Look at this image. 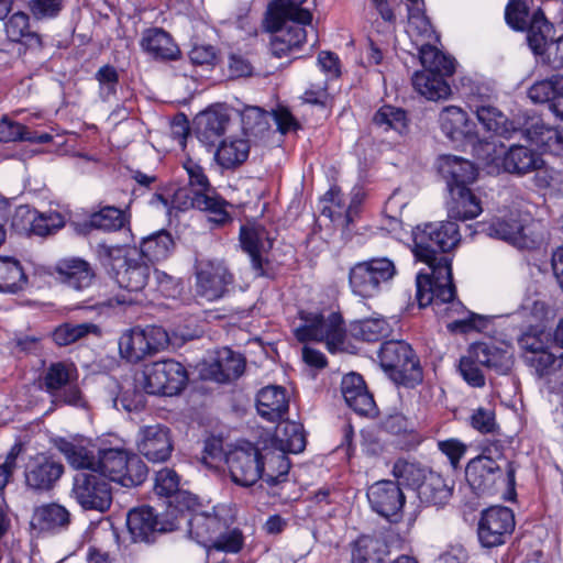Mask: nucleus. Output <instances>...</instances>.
<instances>
[{
	"label": "nucleus",
	"instance_id": "1",
	"mask_svg": "<svg viewBox=\"0 0 563 563\" xmlns=\"http://www.w3.org/2000/svg\"><path fill=\"white\" fill-rule=\"evenodd\" d=\"M412 240L416 260L428 266L416 278L419 306L432 305L439 317L451 320L448 328L452 332L467 333L486 329L489 323L486 317L467 311L455 300L451 260L438 254V250L445 253L459 244L461 235L457 224L442 221L417 225L412 231Z\"/></svg>",
	"mask_w": 563,
	"mask_h": 563
},
{
	"label": "nucleus",
	"instance_id": "2",
	"mask_svg": "<svg viewBox=\"0 0 563 563\" xmlns=\"http://www.w3.org/2000/svg\"><path fill=\"white\" fill-rule=\"evenodd\" d=\"M515 473L512 463L504 459L503 452L496 445L485 448L465 468L467 483L479 495L494 494L505 482L512 488Z\"/></svg>",
	"mask_w": 563,
	"mask_h": 563
},
{
	"label": "nucleus",
	"instance_id": "3",
	"mask_svg": "<svg viewBox=\"0 0 563 563\" xmlns=\"http://www.w3.org/2000/svg\"><path fill=\"white\" fill-rule=\"evenodd\" d=\"M195 507L190 510L184 508L183 512L177 514L180 526L183 522L188 525L191 538L208 551L236 553L241 550L243 538L239 530H227V523L217 514L196 512L191 515Z\"/></svg>",
	"mask_w": 563,
	"mask_h": 563
},
{
	"label": "nucleus",
	"instance_id": "4",
	"mask_svg": "<svg viewBox=\"0 0 563 563\" xmlns=\"http://www.w3.org/2000/svg\"><path fill=\"white\" fill-rule=\"evenodd\" d=\"M99 473L110 481L130 487L141 484L146 477V466L140 457L123 445H107L97 448V465Z\"/></svg>",
	"mask_w": 563,
	"mask_h": 563
},
{
	"label": "nucleus",
	"instance_id": "5",
	"mask_svg": "<svg viewBox=\"0 0 563 563\" xmlns=\"http://www.w3.org/2000/svg\"><path fill=\"white\" fill-rule=\"evenodd\" d=\"M476 154L487 166L520 176L536 172L544 164L542 156L532 148L517 144L506 148L494 139L481 142L476 146Z\"/></svg>",
	"mask_w": 563,
	"mask_h": 563
},
{
	"label": "nucleus",
	"instance_id": "6",
	"mask_svg": "<svg viewBox=\"0 0 563 563\" xmlns=\"http://www.w3.org/2000/svg\"><path fill=\"white\" fill-rule=\"evenodd\" d=\"M529 2L533 0H512L508 3L505 18L514 30H527V42L530 49L540 59L550 44L553 26L547 21L539 8H532L530 12Z\"/></svg>",
	"mask_w": 563,
	"mask_h": 563
},
{
	"label": "nucleus",
	"instance_id": "7",
	"mask_svg": "<svg viewBox=\"0 0 563 563\" xmlns=\"http://www.w3.org/2000/svg\"><path fill=\"white\" fill-rule=\"evenodd\" d=\"M187 383L185 366L172 358L145 364L135 376L136 387L150 395L176 396Z\"/></svg>",
	"mask_w": 563,
	"mask_h": 563
},
{
	"label": "nucleus",
	"instance_id": "8",
	"mask_svg": "<svg viewBox=\"0 0 563 563\" xmlns=\"http://www.w3.org/2000/svg\"><path fill=\"white\" fill-rule=\"evenodd\" d=\"M379 364L396 384L415 386L422 379V372L411 346L401 340L387 341L378 353Z\"/></svg>",
	"mask_w": 563,
	"mask_h": 563
},
{
	"label": "nucleus",
	"instance_id": "9",
	"mask_svg": "<svg viewBox=\"0 0 563 563\" xmlns=\"http://www.w3.org/2000/svg\"><path fill=\"white\" fill-rule=\"evenodd\" d=\"M397 269L388 257H375L356 263L349 274L353 294L362 298L376 296L396 275Z\"/></svg>",
	"mask_w": 563,
	"mask_h": 563
},
{
	"label": "nucleus",
	"instance_id": "10",
	"mask_svg": "<svg viewBox=\"0 0 563 563\" xmlns=\"http://www.w3.org/2000/svg\"><path fill=\"white\" fill-rule=\"evenodd\" d=\"M484 230L489 236L506 241L518 249H531L539 241L529 214L519 210H509L494 217Z\"/></svg>",
	"mask_w": 563,
	"mask_h": 563
},
{
	"label": "nucleus",
	"instance_id": "11",
	"mask_svg": "<svg viewBox=\"0 0 563 563\" xmlns=\"http://www.w3.org/2000/svg\"><path fill=\"white\" fill-rule=\"evenodd\" d=\"M169 343L167 332L157 325L132 328L119 339V352L122 358L136 363L164 350Z\"/></svg>",
	"mask_w": 563,
	"mask_h": 563
},
{
	"label": "nucleus",
	"instance_id": "12",
	"mask_svg": "<svg viewBox=\"0 0 563 563\" xmlns=\"http://www.w3.org/2000/svg\"><path fill=\"white\" fill-rule=\"evenodd\" d=\"M301 320L303 323L295 330L299 341H324L331 352L343 344L345 331L339 313L329 312L324 316L318 312H302Z\"/></svg>",
	"mask_w": 563,
	"mask_h": 563
},
{
	"label": "nucleus",
	"instance_id": "13",
	"mask_svg": "<svg viewBox=\"0 0 563 563\" xmlns=\"http://www.w3.org/2000/svg\"><path fill=\"white\" fill-rule=\"evenodd\" d=\"M263 453L250 442L228 445L227 466L232 481L244 487L254 485L263 473Z\"/></svg>",
	"mask_w": 563,
	"mask_h": 563
},
{
	"label": "nucleus",
	"instance_id": "14",
	"mask_svg": "<svg viewBox=\"0 0 563 563\" xmlns=\"http://www.w3.org/2000/svg\"><path fill=\"white\" fill-rule=\"evenodd\" d=\"M71 496L85 510L107 511L112 503L109 484L96 473L82 472L74 477Z\"/></svg>",
	"mask_w": 563,
	"mask_h": 563
},
{
	"label": "nucleus",
	"instance_id": "15",
	"mask_svg": "<svg viewBox=\"0 0 563 563\" xmlns=\"http://www.w3.org/2000/svg\"><path fill=\"white\" fill-rule=\"evenodd\" d=\"M233 283V275L221 261H200L196 273V292L199 297L214 301L224 297Z\"/></svg>",
	"mask_w": 563,
	"mask_h": 563
},
{
	"label": "nucleus",
	"instance_id": "16",
	"mask_svg": "<svg viewBox=\"0 0 563 563\" xmlns=\"http://www.w3.org/2000/svg\"><path fill=\"white\" fill-rule=\"evenodd\" d=\"M128 529L135 542H148L156 532H167L180 528L178 516L158 518L151 507L143 506L129 511Z\"/></svg>",
	"mask_w": 563,
	"mask_h": 563
},
{
	"label": "nucleus",
	"instance_id": "17",
	"mask_svg": "<svg viewBox=\"0 0 563 563\" xmlns=\"http://www.w3.org/2000/svg\"><path fill=\"white\" fill-rule=\"evenodd\" d=\"M135 444L139 453L153 463L167 461L174 450L170 430L161 423L141 427Z\"/></svg>",
	"mask_w": 563,
	"mask_h": 563
},
{
	"label": "nucleus",
	"instance_id": "18",
	"mask_svg": "<svg viewBox=\"0 0 563 563\" xmlns=\"http://www.w3.org/2000/svg\"><path fill=\"white\" fill-rule=\"evenodd\" d=\"M140 258L139 253L132 257H126L128 262L124 267L118 269L115 282L123 291L115 297L117 305L125 306L140 301L139 292L146 286L151 272L150 266L141 262Z\"/></svg>",
	"mask_w": 563,
	"mask_h": 563
},
{
	"label": "nucleus",
	"instance_id": "19",
	"mask_svg": "<svg viewBox=\"0 0 563 563\" xmlns=\"http://www.w3.org/2000/svg\"><path fill=\"white\" fill-rule=\"evenodd\" d=\"M515 519L507 507H492L482 514L478 523V539L483 547L494 548L505 543L506 537L512 532Z\"/></svg>",
	"mask_w": 563,
	"mask_h": 563
},
{
	"label": "nucleus",
	"instance_id": "20",
	"mask_svg": "<svg viewBox=\"0 0 563 563\" xmlns=\"http://www.w3.org/2000/svg\"><path fill=\"white\" fill-rule=\"evenodd\" d=\"M244 367L245 361L240 353L222 347L211 353L203 361L200 375L205 379L225 383L240 377L244 372Z\"/></svg>",
	"mask_w": 563,
	"mask_h": 563
},
{
	"label": "nucleus",
	"instance_id": "21",
	"mask_svg": "<svg viewBox=\"0 0 563 563\" xmlns=\"http://www.w3.org/2000/svg\"><path fill=\"white\" fill-rule=\"evenodd\" d=\"M154 492L158 496L170 498L166 510L167 516H174L183 512L184 508L190 510L197 506V498L194 495L179 489V476L172 468L164 467L156 473Z\"/></svg>",
	"mask_w": 563,
	"mask_h": 563
},
{
	"label": "nucleus",
	"instance_id": "22",
	"mask_svg": "<svg viewBox=\"0 0 563 563\" xmlns=\"http://www.w3.org/2000/svg\"><path fill=\"white\" fill-rule=\"evenodd\" d=\"M366 495L372 509L387 519L398 517L405 505V495L399 485L389 479L372 484Z\"/></svg>",
	"mask_w": 563,
	"mask_h": 563
},
{
	"label": "nucleus",
	"instance_id": "23",
	"mask_svg": "<svg viewBox=\"0 0 563 563\" xmlns=\"http://www.w3.org/2000/svg\"><path fill=\"white\" fill-rule=\"evenodd\" d=\"M517 312L527 322H544L554 317V310L547 300V287L542 278H532L526 286Z\"/></svg>",
	"mask_w": 563,
	"mask_h": 563
},
{
	"label": "nucleus",
	"instance_id": "24",
	"mask_svg": "<svg viewBox=\"0 0 563 563\" xmlns=\"http://www.w3.org/2000/svg\"><path fill=\"white\" fill-rule=\"evenodd\" d=\"M438 124L441 132L454 142H471L477 140L475 123L467 112L457 106H446L438 115Z\"/></svg>",
	"mask_w": 563,
	"mask_h": 563
},
{
	"label": "nucleus",
	"instance_id": "25",
	"mask_svg": "<svg viewBox=\"0 0 563 563\" xmlns=\"http://www.w3.org/2000/svg\"><path fill=\"white\" fill-rule=\"evenodd\" d=\"M482 366L499 374L508 373L514 365L512 347L508 342H478L470 347Z\"/></svg>",
	"mask_w": 563,
	"mask_h": 563
},
{
	"label": "nucleus",
	"instance_id": "26",
	"mask_svg": "<svg viewBox=\"0 0 563 563\" xmlns=\"http://www.w3.org/2000/svg\"><path fill=\"white\" fill-rule=\"evenodd\" d=\"M63 465L53 457L40 454L32 457L25 468V481L35 490H47L59 479Z\"/></svg>",
	"mask_w": 563,
	"mask_h": 563
},
{
	"label": "nucleus",
	"instance_id": "27",
	"mask_svg": "<svg viewBox=\"0 0 563 563\" xmlns=\"http://www.w3.org/2000/svg\"><path fill=\"white\" fill-rule=\"evenodd\" d=\"M53 274L59 283L75 290L90 287L95 278L91 265L80 257L59 260L53 268Z\"/></svg>",
	"mask_w": 563,
	"mask_h": 563
},
{
	"label": "nucleus",
	"instance_id": "28",
	"mask_svg": "<svg viewBox=\"0 0 563 563\" xmlns=\"http://www.w3.org/2000/svg\"><path fill=\"white\" fill-rule=\"evenodd\" d=\"M272 30L277 32L272 42V51L275 55L280 56L287 51L298 48L306 41L305 26L310 22H301L291 18H277Z\"/></svg>",
	"mask_w": 563,
	"mask_h": 563
},
{
	"label": "nucleus",
	"instance_id": "29",
	"mask_svg": "<svg viewBox=\"0 0 563 563\" xmlns=\"http://www.w3.org/2000/svg\"><path fill=\"white\" fill-rule=\"evenodd\" d=\"M240 242L255 268L262 267L263 255L273 246V239L258 222H247L240 229Z\"/></svg>",
	"mask_w": 563,
	"mask_h": 563
},
{
	"label": "nucleus",
	"instance_id": "30",
	"mask_svg": "<svg viewBox=\"0 0 563 563\" xmlns=\"http://www.w3.org/2000/svg\"><path fill=\"white\" fill-rule=\"evenodd\" d=\"M341 393L346 405L356 413L367 416L375 411V402L361 375L346 374L341 382Z\"/></svg>",
	"mask_w": 563,
	"mask_h": 563
},
{
	"label": "nucleus",
	"instance_id": "31",
	"mask_svg": "<svg viewBox=\"0 0 563 563\" xmlns=\"http://www.w3.org/2000/svg\"><path fill=\"white\" fill-rule=\"evenodd\" d=\"M446 203L448 216L453 220L467 221L483 212L481 199L466 186L451 187Z\"/></svg>",
	"mask_w": 563,
	"mask_h": 563
},
{
	"label": "nucleus",
	"instance_id": "32",
	"mask_svg": "<svg viewBox=\"0 0 563 563\" xmlns=\"http://www.w3.org/2000/svg\"><path fill=\"white\" fill-rule=\"evenodd\" d=\"M438 170L451 187L466 186L475 181L477 169L472 162L455 155H442L438 158Z\"/></svg>",
	"mask_w": 563,
	"mask_h": 563
},
{
	"label": "nucleus",
	"instance_id": "33",
	"mask_svg": "<svg viewBox=\"0 0 563 563\" xmlns=\"http://www.w3.org/2000/svg\"><path fill=\"white\" fill-rule=\"evenodd\" d=\"M57 449L65 456L68 464L77 470H89L95 473L97 465V449L87 440H59Z\"/></svg>",
	"mask_w": 563,
	"mask_h": 563
},
{
	"label": "nucleus",
	"instance_id": "34",
	"mask_svg": "<svg viewBox=\"0 0 563 563\" xmlns=\"http://www.w3.org/2000/svg\"><path fill=\"white\" fill-rule=\"evenodd\" d=\"M258 413L271 421L280 418L288 410V397L282 386L271 385L262 388L256 397Z\"/></svg>",
	"mask_w": 563,
	"mask_h": 563
},
{
	"label": "nucleus",
	"instance_id": "35",
	"mask_svg": "<svg viewBox=\"0 0 563 563\" xmlns=\"http://www.w3.org/2000/svg\"><path fill=\"white\" fill-rule=\"evenodd\" d=\"M453 482L441 474L429 470L417 490L422 503L443 505L452 496Z\"/></svg>",
	"mask_w": 563,
	"mask_h": 563
},
{
	"label": "nucleus",
	"instance_id": "36",
	"mask_svg": "<svg viewBox=\"0 0 563 563\" xmlns=\"http://www.w3.org/2000/svg\"><path fill=\"white\" fill-rule=\"evenodd\" d=\"M526 135L533 144L543 147L545 152L554 155L563 154V130L536 120L526 129Z\"/></svg>",
	"mask_w": 563,
	"mask_h": 563
},
{
	"label": "nucleus",
	"instance_id": "37",
	"mask_svg": "<svg viewBox=\"0 0 563 563\" xmlns=\"http://www.w3.org/2000/svg\"><path fill=\"white\" fill-rule=\"evenodd\" d=\"M388 553V547L383 539L362 536L353 544L352 563H383Z\"/></svg>",
	"mask_w": 563,
	"mask_h": 563
},
{
	"label": "nucleus",
	"instance_id": "38",
	"mask_svg": "<svg viewBox=\"0 0 563 563\" xmlns=\"http://www.w3.org/2000/svg\"><path fill=\"white\" fill-rule=\"evenodd\" d=\"M142 48L155 58L175 59L179 49L172 37L163 30L152 29L143 33Z\"/></svg>",
	"mask_w": 563,
	"mask_h": 563
},
{
	"label": "nucleus",
	"instance_id": "39",
	"mask_svg": "<svg viewBox=\"0 0 563 563\" xmlns=\"http://www.w3.org/2000/svg\"><path fill=\"white\" fill-rule=\"evenodd\" d=\"M445 75L416 71L412 77L415 90L428 100L445 99L451 95V87L443 78Z\"/></svg>",
	"mask_w": 563,
	"mask_h": 563
},
{
	"label": "nucleus",
	"instance_id": "40",
	"mask_svg": "<svg viewBox=\"0 0 563 563\" xmlns=\"http://www.w3.org/2000/svg\"><path fill=\"white\" fill-rule=\"evenodd\" d=\"M27 284L20 261L13 256H0V292L15 294Z\"/></svg>",
	"mask_w": 563,
	"mask_h": 563
},
{
	"label": "nucleus",
	"instance_id": "41",
	"mask_svg": "<svg viewBox=\"0 0 563 563\" xmlns=\"http://www.w3.org/2000/svg\"><path fill=\"white\" fill-rule=\"evenodd\" d=\"M277 449L285 453H300L306 448L302 426L296 421H282L275 431Z\"/></svg>",
	"mask_w": 563,
	"mask_h": 563
},
{
	"label": "nucleus",
	"instance_id": "42",
	"mask_svg": "<svg viewBox=\"0 0 563 563\" xmlns=\"http://www.w3.org/2000/svg\"><path fill=\"white\" fill-rule=\"evenodd\" d=\"M69 522V512L57 504H47L37 507L31 519L33 528L41 531L55 530Z\"/></svg>",
	"mask_w": 563,
	"mask_h": 563
},
{
	"label": "nucleus",
	"instance_id": "43",
	"mask_svg": "<svg viewBox=\"0 0 563 563\" xmlns=\"http://www.w3.org/2000/svg\"><path fill=\"white\" fill-rule=\"evenodd\" d=\"M475 113L484 129L493 132L495 135L509 139L518 131L516 124L508 121L504 113L493 106L477 107Z\"/></svg>",
	"mask_w": 563,
	"mask_h": 563
},
{
	"label": "nucleus",
	"instance_id": "44",
	"mask_svg": "<svg viewBox=\"0 0 563 563\" xmlns=\"http://www.w3.org/2000/svg\"><path fill=\"white\" fill-rule=\"evenodd\" d=\"M263 481L268 486L278 485L287 479L290 468V462L286 453L280 450H274L263 454Z\"/></svg>",
	"mask_w": 563,
	"mask_h": 563
},
{
	"label": "nucleus",
	"instance_id": "45",
	"mask_svg": "<svg viewBox=\"0 0 563 563\" xmlns=\"http://www.w3.org/2000/svg\"><path fill=\"white\" fill-rule=\"evenodd\" d=\"M525 361L538 376L547 378L549 383L559 385L561 353L553 352L547 346L539 354L526 355Z\"/></svg>",
	"mask_w": 563,
	"mask_h": 563
},
{
	"label": "nucleus",
	"instance_id": "46",
	"mask_svg": "<svg viewBox=\"0 0 563 563\" xmlns=\"http://www.w3.org/2000/svg\"><path fill=\"white\" fill-rule=\"evenodd\" d=\"M420 62L426 73H433L438 75H452L455 69L454 59L441 53L435 43H423V46L418 47Z\"/></svg>",
	"mask_w": 563,
	"mask_h": 563
},
{
	"label": "nucleus",
	"instance_id": "47",
	"mask_svg": "<svg viewBox=\"0 0 563 563\" xmlns=\"http://www.w3.org/2000/svg\"><path fill=\"white\" fill-rule=\"evenodd\" d=\"M406 32L417 48L423 46V43H438L439 41L429 19L424 15V8L409 12Z\"/></svg>",
	"mask_w": 563,
	"mask_h": 563
},
{
	"label": "nucleus",
	"instance_id": "48",
	"mask_svg": "<svg viewBox=\"0 0 563 563\" xmlns=\"http://www.w3.org/2000/svg\"><path fill=\"white\" fill-rule=\"evenodd\" d=\"M351 332L353 336L364 341H378L390 334L391 324L386 318L374 314L355 321L351 327Z\"/></svg>",
	"mask_w": 563,
	"mask_h": 563
},
{
	"label": "nucleus",
	"instance_id": "49",
	"mask_svg": "<svg viewBox=\"0 0 563 563\" xmlns=\"http://www.w3.org/2000/svg\"><path fill=\"white\" fill-rule=\"evenodd\" d=\"M198 198H201V195L192 191L190 187H178L167 190L165 195H157L153 203H162L167 212L170 213V209L179 211L190 208L198 209Z\"/></svg>",
	"mask_w": 563,
	"mask_h": 563
},
{
	"label": "nucleus",
	"instance_id": "50",
	"mask_svg": "<svg viewBox=\"0 0 563 563\" xmlns=\"http://www.w3.org/2000/svg\"><path fill=\"white\" fill-rule=\"evenodd\" d=\"M173 247L172 235L166 231H158L142 241L140 255L150 262H159L170 255Z\"/></svg>",
	"mask_w": 563,
	"mask_h": 563
},
{
	"label": "nucleus",
	"instance_id": "51",
	"mask_svg": "<svg viewBox=\"0 0 563 563\" xmlns=\"http://www.w3.org/2000/svg\"><path fill=\"white\" fill-rule=\"evenodd\" d=\"M563 93V74L534 81L527 91L533 103H553L558 95Z\"/></svg>",
	"mask_w": 563,
	"mask_h": 563
},
{
	"label": "nucleus",
	"instance_id": "52",
	"mask_svg": "<svg viewBox=\"0 0 563 563\" xmlns=\"http://www.w3.org/2000/svg\"><path fill=\"white\" fill-rule=\"evenodd\" d=\"M374 124L383 132L394 131L404 135L408 131V119L404 110L393 106H383L373 118Z\"/></svg>",
	"mask_w": 563,
	"mask_h": 563
},
{
	"label": "nucleus",
	"instance_id": "53",
	"mask_svg": "<svg viewBox=\"0 0 563 563\" xmlns=\"http://www.w3.org/2000/svg\"><path fill=\"white\" fill-rule=\"evenodd\" d=\"M229 122L228 115L220 110H208L200 113L196 120L197 131L200 137L207 142L222 135Z\"/></svg>",
	"mask_w": 563,
	"mask_h": 563
},
{
	"label": "nucleus",
	"instance_id": "54",
	"mask_svg": "<svg viewBox=\"0 0 563 563\" xmlns=\"http://www.w3.org/2000/svg\"><path fill=\"white\" fill-rule=\"evenodd\" d=\"M250 152L249 142L244 139L229 137L217 151V159L223 167H233L243 163Z\"/></svg>",
	"mask_w": 563,
	"mask_h": 563
},
{
	"label": "nucleus",
	"instance_id": "55",
	"mask_svg": "<svg viewBox=\"0 0 563 563\" xmlns=\"http://www.w3.org/2000/svg\"><path fill=\"white\" fill-rule=\"evenodd\" d=\"M76 377L77 369L73 363L56 362L48 366L44 376V384L46 390L54 394L76 379Z\"/></svg>",
	"mask_w": 563,
	"mask_h": 563
},
{
	"label": "nucleus",
	"instance_id": "56",
	"mask_svg": "<svg viewBox=\"0 0 563 563\" xmlns=\"http://www.w3.org/2000/svg\"><path fill=\"white\" fill-rule=\"evenodd\" d=\"M198 209L208 213L209 220L217 224H224L230 220L229 203L222 199L214 189L201 195Z\"/></svg>",
	"mask_w": 563,
	"mask_h": 563
},
{
	"label": "nucleus",
	"instance_id": "57",
	"mask_svg": "<svg viewBox=\"0 0 563 563\" xmlns=\"http://www.w3.org/2000/svg\"><path fill=\"white\" fill-rule=\"evenodd\" d=\"M128 222L126 214L115 207H103L90 216V227L103 231H117Z\"/></svg>",
	"mask_w": 563,
	"mask_h": 563
},
{
	"label": "nucleus",
	"instance_id": "58",
	"mask_svg": "<svg viewBox=\"0 0 563 563\" xmlns=\"http://www.w3.org/2000/svg\"><path fill=\"white\" fill-rule=\"evenodd\" d=\"M89 333L99 335L98 325L93 323H64L54 331L53 336L58 345H68Z\"/></svg>",
	"mask_w": 563,
	"mask_h": 563
},
{
	"label": "nucleus",
	"instance_id": "59",
	"mask_svg": "<svg viewBox=\"0 0 563 563\" xmlns=\"http://www.w3.org/2000/svg\"><path fill=\"white\" fill-rule=\"evenodd\" d=\"M536 187L548 195H559L563 192V172L554 167L544 166L536 169L533 177Z\"/></svg>",
	"mask_w": 563,
	"mask_h": 563
},
{
	"label": "nucleus",
	"instance_id": "60",
	"mask_svg": "<svg viewBox=\"0 0 563 563\" xmlns=\"http://www.w3.org/2000/svg\"><path fill=\"white\" fill-rule=\"evenodd\" d=\"M96 254L103 266L110 267L117 273L118 269L124 267V264L128 262L126 257L137 255V252L100 243L96 247Z\"/></svg>",
	"mask_w": 563,
	"mask_h": 563
},
{
	"label": "nucleus",
	"instance_id": "61",
	"mask_svg": "<svg viewBox=\"0 0 563 563\" xmlns=\"http://www.w3.org/2000/svg\"><path fill=\"white\" fill-rule=\"evenodd\" d=\"M428 472V468L405 460H398L393 466V475L402 484L416 490H418Z\"/></svg>",
	"mask_w": 563,
	"mask_h": 563
},
{
	"label": "nucleus",
	"instance_id": "62",
	"mask_svg": "<svg viewBox=\"0 0 563 563\" xmlns=\"http://www.w3.org/2000/svg\"><path fill=\"white\" fill-rule=\"evenodd\" d=\"M227 456L228 446L224 448L220 439L211 438L205 443L200 461L209 470H220L227 465Z\"/></svg>",
	"mask_w": 563,
	"mask_h": 563
},
{
	"label": "nucleus",
	"instance_id": "63",
	"mask_svg": "<svg viewBox=\"0 0 563 563\" xmlns=\"http://www.w3.org/2000/svg\"><path fill=\"white\" fill-rule=\"evenodd\" d=\"M307 0H278L276 8L271 9V14L277 18H291L301 22H311V13L302 8Z\"/></svg>",
	"mask_w": 563,
	"mask_h": 563
},
{
	"label": "nucleus",
	"instance_id": "64",
	"mask_svg": "<svg viewBox=\"0 0 563 563\" xmlns=\"http://www.w3.org/2000/svg\"><path fill=\"white\" fill-rule=\"evenodd\" d=\"M183 167L188 175V185L192 191L205 195L207 191L209 192L213 189L205 174L203 168L196 161L189 157L183 163Z\"/></svg>",
	"mask_w": 563,
	"mask_h": 563
}]
</instances>
